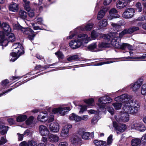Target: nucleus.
<instances>
[{"label": "nucleus", "instance_id": "obj_4", "mask_svg": "<svg viewBox=\"0 0 146 146\" xmlns=\"http://www.w3.org/2000/svg\"><path fill=\"white\" fill-rule=\"evenodd\" d=\"M13 47L14 48L13 52L10 53V61L14 62L24 52L23 46L19 43L15 44Z\"/></svg>", "mask_w": 146, "mask_h": 146}, {"label": "nucleus", "instance_id": "obj_48", "mask_svg": "<svg viewBox=\"0 0 146 146\" xmlns=\"http://www.w3.org/2000/svg\"><path fill=\"white\" fill-rule=\"evenodd\" d=\"M7 140L6 139V137H1V138L0 141V145L4 144L6 143L7 142Z\"/></svg>", "mask_w": 146, "mask_h": 146}, {"label": "nucleus", "instance_id": "obj_46", "mask_svg": "<svg viewBox=\"0 0 146 146\" xmlns=\"http://www.w3.org/2000/svg\"><path fill=\"white\" fill-rule=\"evenodd\" d=\"M80 121L82 120L86 121L89 118V116L88 115H83L80 116Z\"/></svg>", "mask_w": 146, "mask_h": 146}, {"label": "nucleus", "instance_id": "obj_30", "mask_svg": "<svg viewBox=\"0 0 146 146\" xmlns=\"http://www.w3.org/2000/svg\"><path fill=\"white\" fill-rule=\"evenodd\" d=\"M93 26L94 24L93 23H89L82 29V30L84 31H89L92 29L93 27Z\"/></svg>", "mask_w": 146, "mask_h": 146}, {"label": "nucleus", "instance_id": "obj_38", "mask_svg": "<svg viewBox=\"0 0 146 146\" xmlns=\"http://www.w3.org/2000/svg\"><path fill=\"white\" fill-rule=\"evenodd\" d=\"M84 102L88 104L89 106H92V104L94 102V100L93 98H90L88 99L84 100Z\"/></svg>", "mask_w": 146, "mask_h": 146}, {"label": "nucleus", "instance_id": "obj_20", "mask_svg": "<svg viewBox=\"0 0 146 146\" xmlns=\"http://www.w3.org/2000/svg\"><path fill=\"white\" fill-rule=\"evenodd\" d=\"M108 9L107 7H105L100 10L98 13L97 16V19L100 20L102 19L104 17L106 13L108 11Z\"/></svg>", "mask_w": 146, "mask_h": 146}, {"label": "nucleus", "instance_id": "obj_19", "mask_svg": "<svg viewBox=\"0 0 146 146\" xmlns=\"http://www.w3.org/2000/svg\"><path fill=\"white\" fill-rule=\"evenodd\" d=\"M43 114H45V115H44L41 114H40L38 116L37 119L39 121L41 122L45 123L47 121L46 118L48 117V116L46 114L47 113V112L45 111L42 112Z\"/></svg>", "mask_w": 146, "mask_h": 146}, {"label": "nucleus", "instance_id": "obj_8", "mask_svg": "<svg viewBox=\"0 0 146 146\" xmlns=\"http://www.w3.org/2000/svg\"><path fill=\"white\" fill-rule=\"evenodd\" d=\"M97 105L98 106V112H101L106 110L105 104L107 103L106 102V96H103L100 98L98 100Z\"/></svg>", "mask_w": 146, "mask_h": 146}, {"label": "nucleus", "instance_id": "obj_44", "mask_svg": "<svg viewBox=\"0 0 146 146\" xmlns=\"http://www.w3.org/2000/svg\"><path fill=\"white\" fill-rule=\"evenodd\" d=\"M135 6L137 9L138 10L139 12H141L142 10V8L141 3L140 2H137Z\"/></svg>", "mask_w": 146, "mask_h": 146}, {"label": "nucleus", "instance_id": "obj_25", "mask_svg": "<svg viewBox=\"0 0 146 146\" xmlns=\"http://www.w3.org/2000/svg\"><path fill=\"white\" fill-rule=\"evenodd\" d=\"M9 127L3 125H0V133L2 135L6 134L8 131Z\"/></svg>", "mask_w": 146, "mask_h": 146}, {"label": "nucleus", "instance_id": "obj_12", "mask_svg": "<svg viewBox=\"0 0 146 146\" xmlns=\"http://www.w3.org/2000/svg\"><path fill=\"white\" fill-rule=\"evenodd\" d=\"M117 11L115 8L111 9L109 12V15L107 17L108 20H111L113 19L118 18L119 15L117 14Z\"/></svg>", "mask_w": 146, "mask_h": 146}, {"label": "nucleus", "instance_id": "obj_56", "mask_svg": "<svg viewBox=\"0 0 146 146\" xmlns=\"http://www.w3.org/2000/svg\"><path fill=\"white\" fill-rule=\"evenodd\" d=\"M80 116L75 114L73 121L76 122H80Z\"/></svg>", "mask_w": 146, "mask_h": 146}, {"label": "nucleus", "instance_id": "obj_60", "mask_svg": "<svg viewBox=\"0 0 146 146\" xmlns=\"http://www.w3.org/2000/svg\"><path fill=\"white\" fill-rule=\"evenodd\" d=\"M48 137L47 138L44 137H42L41 139V141L42 142L44 143L45 145H46V143L48 142Z\"/></svg>", "mask_w": 146, "mask_h": 146}, {"label": "nucleus", "instance_id": "obj_13", "mask_svg": "<svg viewBox=\"0 0 146 146\" xmlns=\"http://www.w3.org/2000/svg\"><path fill=\"white\" fill-rule=\"evenodd\" d=\"M134 11L132 8H128L125 9L122 14L123 17L126 19L132 18L134 15Z\"/></svg>", "mask_w": 146, "mask_h": 146}, {"label": "nucleus", "instance_id": "obj_32", "mask_svg": "<svg viewBox=\"0 0 146 146\" xmlns=\"http://www.w3.org/2000/svg\"><path fill=\"white\" fill-rule=\"evenodd\" d=\"M34 117L33 116H31L29 117L25 121L26 124L27 125H30L33 123Z\"/></svg>", "mask_w": 146, "mask_h": 146}, {"label": "nucleus", "instance_id": "obj_7", "mask_svg": "<svg viewBox=\"0 0 146 146\" xmlns=\"http://www.w3.org/2000/svg\"><path fill=\"white\" fill-rule=\"evenodd\" d=\"M71 109V108L70 107H63L61 106L58 108L53 109L52 111L54 114L59 113L61 115L64 116L66 112L70 110Z\"/></svg>", "mask_w": 146, "mask_h": 146}, {"label": "nucleus", "instance_id": "obj_41", "mask_svg": "<svg viewBox=\"0 0 146 146\" xmlns=\"http://www.w3.org/2000/svg\"><path fill=\"white\" fill-rule=\"evenodd\" d=\"M47 123H50L52 122L54 120V116L53 114H50L48 118L47 117Z\"/></svg>", "mask_w": 146, "mask_h": 146}, {"label": "nucleus", "instance_id": "obj_52", "mask_svg": "<svg viewBox=\"0 0 146 146\" xmlns=\"http://www.w3.org/2000/svg\"><path fill=\"white\" fill-rule=\"evenodd\" d=\"M75 33L74 31H71L70 33V35L67 37V39H72L74 36Z\"/></svg>", "mask_w": 146, "mask_h": 146}, {"label": "nucleus", "instance_id": "obj_54", "mask_svg": "<svg viewBox=\"0 0 146 146\" xmlns=\"http://www.w3.org/2000/svg\"><path fill=\"white\" fill-rule=\"evenodd\" d=\"M146 20V17L144 15H142L140 17H139L136 21H144Z\"/></svg>", "mask_w": 146, "mask_h": 146}, {"label": "nucleus", "instance_id": "obj_28", "mask_svg": "<svg viewBox=\"0 0 146 146\" xmlns=\"http://www.w3.org/2000/svg\"><path fill=\"white\" fill-rule=\"evenodd\" d=\"M27 117V116L25 115H21L17 117L16 121L17 122H21L25 121Z\"/></svg>", "mask_w": 146, "mask_h": 146}, {"label": "nucleus", "instance_id": "obj_64", "mask_svg": "<svg viewBox=\"0 0 146 146\" xmlns=\"http://www.w3.org/2000/svg\"><path fill=\"white\" fill-rule=\"evenodd\" d=\"M7 121L8 123L10 125H12L15 122L14 120L12 118H9L8 119Z\"/></svg>", "mask_w": 146, "mask_h": 146}, {"label": "nucleus", "instance_id": "obj_58", "mask_svg": "<svg viewBox=\"0 0 146 146\" xmlns=\"http://www.w3.org/2000/svg\"><path fill=\"white\" fill-rule=\"evenodd\" d=\"M28 11V14L29 16L31 17H33L34 16V13L33 10L30 9Z\"/></svg>", "mask_w": 146, "mask_h": 146}, {"label": "nucleus", "instance_id": "obj_47", "mask_svg": "<svg viewBox=\"0 0 146 146\" xmlns=\"http://www.w3.org/2000/svg\"><path fill=\"white\" fill-rule=\"evenodd\" d=\"M114 62L112 61H106V62H99L98 63H97L96 65V66H101L103 64H108L110 63H112L113 62Z\"/></svg>", "mask_w": 146, "mask_h": 146}, {"label": "nucleus", "instance_id": "obj_10", "mask_svg": "<svg viewBox=\"0 0 146 146\" xmlns=\"http://www.w3.org/2000/svg\"><path fill=\"white\" fill-rule=\"evenodd\" d=\"M78 133L81 135L82 139L87 140L92 138L94 137V133H90L87 132H84L82 129H80L78 131Z\"/></svg>", "mask_w": 146, "mask_h": 146}, {"label": "nucleus", "instance_id": "obj_1", "mask_svg": "<svg viewBox=\"0 0 146 146\" xmlns=\"http://www.w3.org/2000/svg\"><path fill=\"white\" fill-rule=\"evenodd\" d=\"M131 96L124 94L116 97L115 100L117 102H125L122 107L123 110L125 113L134 114L138 112L139 107L136 105V101L131 100Z\"/></svg>", "mask_w": 146, "mask_h": 146}, {"label": "nucleus", "instance_id": "obj_36", "mask_svg": "<svg viewBox=\"0 0 146 146\" xmlns=\"http://www.w3.org/2000/svg\"><path fill=\"white\" fill-rule=\"evenodd\" d=\"M112 105L113 106L115 109L116 110L120 109L122 106V104L120 103H115L112 104Z\"/></svg>", "mask_w": 146, "mask_h": 146}, {"label": "nucleus", "instance_id": "obj_29", "mask_svg": "<svg viewBox=\"0 0 146 146\" xmlns=\"http://www.w3.org/2000/svg\"><path fill=\"white\" fill-rule=\"evenodd\" d=\"M108 24L107 21L106 19H103L100 21L99 23V27L101 29L106 27Z\"/></svg>", "mask_w": 146, "mask_h": 146}, {"label": "nucleus", "instance_id": "obj_34", "mask_svg": "<svg viewBox=\"0 0 146 146\" xmlns=\"http://www.w3.org/2000/svg\"><path fill=\"white\" fill-rule=\"evenodd\" d=\"M141 93L143 95H146V83L143 84L141 88Z\"/></svg>", "mask_w": 146, "mask_h": 146}, {"label": "nucleus", "instance_id": "obj_26", "mask_svg": "<svg viewBox=\"0 0 146 146\" xmlns=\"http://www.w3.org/2000/svg\"><path fill=\"white\" fill-rule=\"evenodd\" d=\"M141 142V141L140 139L139 138H135L132 140L131 143L132 146H137Z\"/></svg>", "mask_w": 146, "mask_h": 146}, {"label": "nucleus", "instance_id": "obj_11", "mask_svg": "<svg viewBox=\"0 0 146 146\" xmlns=\"http://www.w3.org/2000/svg\"><path fill=\"white\" fill-rule=\"evenodd\" d=\"M113 125L115 130L118 134L123 132L127 129L126 126L125 124H117L115 122H113Z\"/></svg>", "mask_w": 146, "mask_h": 146}, {"label": "nucleus", "instance_id": "obj_39", "mask_svg": "<svg viewBox=\"0 0 146 146\" xmlns=\"http://www.w3.org/2000/svg\"><path fill=\"white\" fill-rule=\"evenodd\" d=\"M129 34L128 31L127 29H125L121 32L119 33V36L120 38L125 34Z\"/></svg>", "mask_w": 146, "mask_h": 146}, {"label": "nucleus", "instance_id": "obj_50", "mask_svg": "<svg viewBox=\"0 0 146 146\" xmlns=\"http://www.w3.org/2000/svg\"><path fill=\"white\" fill-rule=\"evenodd\" d=\"M29 146H37V142L33 141H29Z\"/></svg>", "mask_w": 146, "mask_h": 146}, {"label": "nucleus", "instance_id": "obj_31", "mask_svg": "<svg viewBox=\"0 0 146 146\" xmlns=\"http://www.w3.org/2000/svg\"><path fill=\"white\" fill-rule=\"evenodd\" d=\"M78 108L80 110L79 113L82 114L87 110V106L85 105H80L78 106Z\"/></svg>", "mask_w": 146, "mask_h": 146}, {"label": "nucleus", "instance_id": "obj_42", "mask_svg": "<svg viewBox=\"0 0 146 146\" xmlns=\"http://www.w3.org/2000/svg\"><path fill=\"white\" fill-rule=\"evenodd\" d=\"M98 35V33H97L95 31H93L91 33V37L92 39H95Z\"/></svg>", "mask_w": 146, "mask_h": 146}, {"label": "nucleus", "instance_id": "obj_53", "mask_svg": "<svg viewBox=\"0 0 146 146\" xmlns=\"http://www.w3.org/2000/svg\"><path fill=\"white\" fill-rule=\"evenodd\" d=\"M142 58H146V54H143L142 56V57H126L127 59H141Z\"/></svg>", "mask_w": 146, "mask_h": 146}, {"label": "nucleus", "instance_id": "obj_18", "mask_svg": "<svg viewBox=\"0 0 146 146\" xmlns=\"http://www.w3.org/2000/svg\"><path fill=\"white\" fill-rule=\"evenodd\" d=\"M48 136V140L52 143H56L60 140V138L57 135L51 133Z\"/></svg>", "mask_w": 146, "mask_h": 146}, {"label": "nucleus", "instance_id": "obj_9", "mask_svg": "<svg viewBox=\"0 0 146 146\" xmlns=\"http://www.w3.org/2000/svg\"><path fill=\"white\" fill-rule=\"evenodd\" d=\"M72 127L71 124H67L65 125L62 128L61 131L60 136L63 138L68 137L69 135V129H71Z\"/></svg>", "mask_w": 146, "mask_h": 146}, {"label": "nucleus", "instance_id": "obj_5", "mask_svg": "<svg viewBox=\"0 0 146 146\" xmlns=\"http://www.w3.org/2000/svg\"><path fill=\"white\" fill-rule=\"evenodd\" d=\"M15 38L13 34L10 32L4 33L3 31H0V43L2 46H6L9 42H13L15 41Z\"/></svg>", "mask_w": 146, "mask_h": 146}, {"label": "nucleus", "instance_id": "obj_33", "mask_svg": "<svg viewBox=\"0 0 146 146\" xmlns=\"http://www.w3.org/2000/svg\"><path fill=\"white\" fill-rule=\"evenodd\" d=\"M139 30V28L137 27H133L127 29L128 33L130 34Z\"/></svg>", "mask_w": 146, "mask_h": 146}, {"label": "nucleus", "instance_id": "obj_37", "mask_svg": "<svg viewBox=\"0 0 146 146\" xmlns=\"http://www.w3.org/2000/svg\"><path fill=\"white\" fill-rule=\"evenodd\" d=\"M121 117L122 121L123 122L128 121L129 120V115L128 113L123 115Z\"/></svg>", "mask_w": 146, "mask_h": 146}, {"label": "nucleus", "instance_id": "obj_43", "mask_svg": "<svg viewBox=\"0 0 146 146\" xmlns=\"http://www.w3.org/2000/svg\"><path fill=\"white\" fill-rule=\"evenodd\" d=\"M55 55L57 56L59 59H62L64 58V56L62 53L60 51H58L55 53Z\"/></svg>", "mask_w": 146, "mask_h": 146}, {"label": "nucleus", "instance_id": "obj_24", "mask_svg": "<svg viewBox=\"0 0 146 146\" xmlns=\"http://www.w3.org/2000/svg\"><path fill=\"white\" fill-rule=\"evenodd\" d=\"M81 139L80 138L77 136H73L71 139V143L75 145H76L80 142Z\"/></svg>", "mask_w": 146, "mask_h": 146}, {"label": "nucleus", "instance_id": "obj_59", "mask_svg": "<svg viewBox=\"0 0 146 146\" xmlns=\"http://www.w3.org/2000/svg\"><path fill=\"white\" fill-rule=\"evenodd\" d=\"M20 146H29V141H23L19 144Z\"/></svg>", "mask_w": 146, "mask_h": 146}, {"label": "nucleus", "instance_id": "obj_63", "mask_svg": "<svg viewBox=\"0 0 146 146\" xmlns=\"http://www.w3.org/2000/svg\"><path fill=\"white\" fill-rule=\"evenodd\" d=\"M68 145L67 142H62L59 143L58 146H67Z\"/></svg>", "mask_w": 146, "mask_h": 146}, {"label": "nucleus", "instance_id": "obj_51", "mask_svg": "<svg viewBox=\"0 0 146 146\" xmlns=\"http://www.w3.org/2000/svg\"><path fill=\"white\" fill-rule=\"evenodd\" d=\"M112 140V135H110L108 138L107 144L108 145H110L111 143Z\"/></svg>", "mask_w": 146, "mask_h": 146}, {"label": "nucleus", "instance_id": "obj_3", "mask_svg": "<svg viewBox=\"0 0 146 146\" xmlns=\"http://www.w3.org/2000/svg\"><path fill=\"white\" fill-rule=\"evenodd\" d=\"M90 38L86 34L79 35L77 38L70 41L69 45L73 49L78 48L81 46H84L85 44H87L88 41L91 40Z\"/></svg>", "mask_w": 146, "mask_h": 146}, {"label": "nucleus", "instance_id": "obj_45", "mask_svg": "<svg viewBox=\"0 0 146 146\" xmlns=\"http://www.w3.org/2000/svg\"><path fill=\"white\" fill-rule=\"evenodd\" d=\"M78 58V56L75 55L70 56L67 59L68 61H71L77 59Z\"/></svg>", "mask_w": 146, "mask_h": 146}, {"label": "nucleus", "instance_id": "obj_22", "mask_svg": "<svg viewBox=\"0 0 146 146\" xmlns=\"http://www.w3.org/2000/svg\"><path fill=\"white\" fill-rule=\"evenodd\" d=\"M9 9L10 11L17 12L19 10L18 5L15 3H11L9 5Z\"/></svg>", "mask_w": 146, "mask_h": 146}, {"label": "nucleus", "instance_id": "obj_14", "mask_svg": "<svg viewBox=\"0 0 146 146\" xmlns=\"http://www.w3.org/2000/svg\"><path fill=\"white\" fill-rule=\"evenodd\" d=\"M131 127L141 132L144 131L146 130V127L143 123L139 122L133 123L131 125Z\"/></svg>", "mask_w": 146, "mask_h": 146}, {"label": "nucleus", "instance_id": "obj_6", "mask_svg": "<svg viewBox=\"0 0 146 146\" xmlns=\"http://www.w3.org/2000/svg\"><path fill=\"white\" fill-rule=\"evenodd\" d=\"M143 83V80L139 79L135 82L131 84L129 86V88L136 94L139 91L141 86Z\"/></svg>", "mask_w": 146, "mask_h": 146}, {"label": "nucleus", "instance_id": "obj_17", "mask_svg": "<svg viewBox=\"0 0 146 146\" xmlns=\"http://www.w3.org/2000/svg\"><path fill=\"white\" fill-rule=\"evenodd\" d=\"M49 128L51 131L54 133H57L60 129L59 125L57 122L52 123L49 125Z\"/></svg>", "mask_w": 146, "mask_h": 146}, {"label": "nucleus", "instance_id": "obj_15", "mask_svg": "<svg viewBox=\"0 0 146 146\" xmlns=\"http://www.w3.org/2000/svg\"><path fill=\"white\" fill-rule=\"evenodd\" d=\"M38 129L39 132L42 136L46 137L48 136L50 133L48 128L44 125H40Z\"/></svg>", "mask_w": 146, "mask_h": 146}, {"label": "nucleus", "instance_id": "obj_61", "mask_svg": "<svg viewBox=\"0 0 146 146\" xmlns=\"http://www.w3.org/2000/svg\"><path fill=\"white\" fill-rule=\"evenodd\" d=\"M76 114L74 113H72L69 115V119L70 121H73Z\"/></svg>", "mask_w": 146, "mask_h": 146}, {"label": "nucleus", "instance_id": "obj_35", "mask_svg": "<svg viewBox=\"0 0 146 146\" xmlns=\"http://www.w3.org/2000/svg\"><path fill=\"white\" fill-rule=\"evenodd\" d=\"M25 3L24 5V7L25 9L27 11H29L30 9V7L29 6V2L27 1V0H23Z\"/></svg>", "mask_w": 146, "mask_h": 146}, {"label": "nucleus", "instance_id": "obj_27", "mask_svg": "<svg viewBox=\"0 0 146 146\" xmlns=\"http://www.w3.org/2000/svg\"><path fill=\"white\" fill-rule=\"evenodd\" d=\"M96 43H94L90 44L88 46V48L89 50L91 51L97 52L100 51V50L95 49L96 48Z\"/></svg>", "mask_w": 146, "mask_h": 146}, {"label": "nucleus", "instance_id": "obj_23", "mask_svg": "<svg viewBox=\"0 0 146 146\" xmlns=\"http://www.w3.org/2000/svg\"><path fill=\"white\" fill-rule=\"evenodd\" d=\"M111 46V44L109 42H99L98 44V47L99 48L98 50H101L102 48L109 47Z\"/></svg>", "mask_w": 146, "mask_h": 146}, {"label": "nucleus", "instance_id": "obj_49", "mask_svg": "<svg viewBox=\"0 0 146 146\" xmlns=\"http://www.w3.org/2000/svg\"><path fill=\"white\" fill-rule=\"evenodd\" d=\"M127 45H128V44L125 43H121L120 45V46L119 47V48L122 50L124 49L127 48Z\"/></svg>", "mask_w": 146, "mask_h": 146}, {"label": "nucleus", "instance_id": "obj_55", "mask_svg": "<svg viewBox=\"0 0 146 146\" xmlns=\"http://www.w3.org/2000/svg\"><path fill=\"white\" fill-rule=\"evenodd\" d=\"M107 110L110 113L111 115L113 114L114 110L113 108L108 107L107 108Z\"/></svg>", "mask_w": 146, "mask_h": 146}, {"label": "nucleus", "instance_id": "obj_2", "mask_svg": "<svg viewBox=\"0 0 146 146\" xmlns=\"http://www.w3.org/2000/svg\"><path fill=\"white\" fill-rule=\"evenodd\" d=\"M111 25L113 27V30L115 32L110 33L108 34H104L101 36L108 42H109L115 48H118L120 46L121 38L116 36V33L121 31L122 29L121 25L116 23H111Z\"/></svg>", "mask_w": 146, "mask_h": 146}, {"label": "nucleus", "instance_id": "obj_16", "mask_svg": "<svg viewBox=\"0 0 146 146\" xmlns=\"http://www.w3.org/2000/svg\"><path fill=\"white\" fill-rule=\"evenodd\" d=\"M22 30V31H24L23 33L29 35V38L30 40H33L35 35L33 33V31L29 28H23L21 27H20L19 28Z\"/></svg>", "mask_w": 146, "mask_h": 146}, {"label": "nucleus", "instance_id": "obj_57", "mask_svg": "<svg viewBox=\"0 0 146 146\" xmlns=\"http://www.w3.org/2000/svg\"><path fill=\"white\" fill-rule=\"evenodd\" d=\"M9 82L7 79L3 81L1 83V84L3 86H5L9 83Z\"/></svg>", "mask_w": 146, "mask_h": 146}, {"label": "nucleus", "instance_id": "obj_21", "mask_svg": "<svg viewBox=\"0 0 146 146\" xmlns=\"http://www.w3.org/2000/svg\"><path fill=\"white\" fill-rule=\"evenodd\" d=\"M128 5L123 0H118L116 2V7L118 9H122Z\"/></svg>", "mask_w": 146, "mask_h": 146}, {"label": "nucleus", "instance_id": "obj_62", "mask_svg": "<svg viewBox=\"0 0 146 146\" xmlns=\"http://www.w3.org/2000/svg\"><path fill=\"white\" fill-rule=\"evenodd\" d=\"M112 0H104V4L105 5H108L110 4Z\"/></svg>", "mask_w": 146, "mask_h": 146}, {"label": "nucleus", "instance_id": "obj_40", "mask_svg": "<svg viewBox=\"0 0 146 146\" xmlns=\"http://www.w3.org/2000/svg\"><path fill=\"white\" fill-rule=\"evenodd\" d=\"M19 15L23 19L25 18L27 16V13L23 10H21L19 12Z\"/></svg>", "mask_w": 146, "mask_h": 146}]
</instances>
